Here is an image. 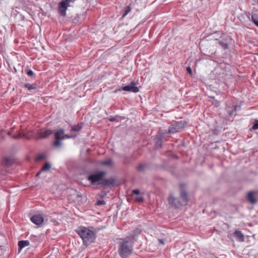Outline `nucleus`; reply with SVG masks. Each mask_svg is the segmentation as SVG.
Masks as SVG:
<instances>
[{
	"mask_svg": "<svg viewBox=\"0 0 258 258\" xmlns=\"http://www.w3.org/2000/svg\"><path fill=\"white\" fill-rule=\"evenodd\" d=\"M101 164L102 165H105L107 166H111L113 164V162L111 159H108L105 161H102L101 162Z\"/></svg>",
	"mask_w": 258,
	"mask_h": 258,
	"instance_id": "nucleus-20",
	"label": "nucleus"
},
{
	"mask_svg": "<svg viewBox=\"0 0 258 258\" xmlns=\"http://www.w3.org/2000/svg\"><path fill=\"white\" fill-rule=\"evenodd\" d=\"M30 220L32 222L37 225H41L44 221L43 217L39 214L32 216Z\"/></svg>",
	"mask_w": 258,
	"mask_h": 258,
	"instance_id": "nucleus-10",
	"label": "nucleus"
},
{
	"mask_svg": "<svg viewBox=\"0 0 258 258\" xmlns=\"http://www.w3.org/2000/svg\"><path fill=\"white\" fill-rule=\"evenodd\" d=\"M22 137L21 135L20 134L18 135H14L13 136L12 138L14 139H18Z\"/></svg>",
	"mask_w": 258,
	"mask_h": 258,
	"instance_id": "nucleus-31",
	"label": "nucleus"
},
{
	"mask_svg": "<svg viewBox=\"0 0 258 258\" xmlns=\"http://www.w3.org/2000/svg\"><path fill=\"white\" fill-rule=\"evenodd\" d=\"M54 133V131L51 130H46L45 131L41 130L38 134L37 139H45L48 138L50 135Z\"/></svg>",
	"mask_w": 258,
	"mask_h": 258,
	"instance_id": "nucleus-9",
	"label": "nucleus"
},
{
	"mask_svg": "<svg viewBox=\"0 0 258 258\" xmlns=\"http://www.w3.org/2000/svg\"><path fill=\"white\" fill-rule=\"evenodd\" d=\"M240 108L239 106L236 105L234 108L232 109V110L229 112L230 115H232L234 112H236L237 110H239Z\"/></svg>",
	"mask_w": 258,
	"mask_h": 258,
	"instance_id": "nucleus-24",
	"label": "nucleus"
},
{
	"mask_svg": "<svg viewBox=\"0 0 258 258\" xmlns=\"http://www.w3.org/2000/svg\"><path fill=\"white\" fill-rule=\"evenodd\" d=\"M234 235L238 241L240 242L244 241V235L240 231H235L234 233Z\"/></svg>",
	"mask_w": 258,
	"mask_h": 258,
	"instance_id": "nucleus-13",
	"label": "nucleus"
},
{
	"mask_svg": "<svg viewBox=\"0 0 258 258\" xmlns=\"http://www.w3.org/2000/svg\"><path fill=\"white\" fill-rule=\"evenodd\" d=\"M136 201L138 202H143V198L142 196H139L137 198Z\"/></svg>",
	"mask_w": 258,
	"mask_h": 258,
	"instance_id": "nucleus-29",
	"label": "nucleus"
},
{
	"mask_svg": "<svg viewBox=\"0 0 258 258\" xmlns=\"http://www.w3.org/2000/svg\"><path fill=\"white\" fill-rule=\"evenodd\" d=\"M76 232L81 237L85 245H89L93 243L95 238V233L85 227H81L76 230Z\"/></svg>",
	"mask_w": 258,
	"mask_h": 258,
	"instance_id": "nucleus-3",
	"label": "nucleus"
},
{
	"mask_svg": "<svg viewBox=\"0 0 258 258\" xmlns=\"http://www.w3.org/2000/svg\"><path fill=\"white\" fill-rule=\"evenodd\" d=\"M40 172H41V171H40V172H38V173H37V175H37V176H38V175L40 174Z\"/></svg>",
	"mask_w": 258,
	"mask_h": 258,
	"instance_id": "nucleus-35",
	"label": "nucleus"
},
{
	"mask_svg": "<svg viewBox=\"0 0 258 258\" xmlns=\"http://www.w3.org/2000/svg\"><path fill=\"white\" fill-rule=\"evenodd\" d=\"M122 90L125 91L137 93L139 92V89L138 87L136 86V83L132 82L128 85L125 86L122 88Z\"/></svg>",
	"mask_w": 258,
	"mask_h": 258,
	"instance_id": "nucleus-8",
	"label": "nucleus"
},
{
	"mask_svg": "<svg viewBox=\"0 0 258 258\" xmlns=\"http://www.w3.org/2000/svg\"><path fill=\"white\" fill-rule=\"evenodd\" d=\"M257 55H258V53H257Z\"/></svg>",
	"mask_w": 258,
	"mask_h": 258,
	"instance_id": "nucleus-39",
	"label": "nucleus"
},
{
	"mask_svg": "<svg viewBox=\"0 0 258 258\" xmlns=\"http://www.w3.org/2000/svg\"><path fill=\"white\" fill-rule=\"evenodd\" d=\"M105 172L104 171L98 172L96 174H91L87 178L92 184H95L96 182L101 181L105 175Z\"/></svg>",
	"mask_w": 258,
	"mask_h": 258,
	"instance_id": "nucleus-7",
	"label": "nucleus"
},
{
	"mask_svg": "<svg viewBox=\"0 0 258 258\" xmlns=\"http://www.w3.org/2000/svg\"><path fill=\"white\" fill-rule=\"evenodd\" d=\"M24 86L25 88H27L29 90H31L36 89L37 88V84L36 83H26L24 84Z\"/></svg>",
	"mask_w": 258,
	"mask_h": 258,
	"instance_id": "nucleus-15",
	"label": "nucleus"
},
{
	"mask_svg": "<svg viewBox=\"0 0 258 258\" xmlns=\"http://www.w3.org/2000/svg\"><path fill=\"white\" fill-rule=\"evenodd\" d=\"M115 183V180L113 178H110L108 179H104L98 183V184L102 186H109L113 185Z\"/></svg>",
	"mask_w": 258,
	"mask_h": 258,
	"instance_id": "nucleus-11",
	"label": "nucleus"
},
{
	"mask_svg": "<svg viewBox=\"0 0 258 258\" xmlns=\"http://www.w3.org/2000/svg\"><path fill=\"white\" fill-rule=\"evenodd\" d=\"M64 134V130L61 128L54 133L55 141L53 145L55 147H60L61 146V141L63 140V136Z\"/></svg>",
	"mask_w": 258,
	"mask_h": 258,
	"instance_id": "nucleus-6",
	"label": "nucleus"
},
{
	"mask_svg": "<svg viewBox=\"0 0 258 258\" xmlns=\"http://www.w3.org/2000/svg\"><path fill=\"white\" fill-rule=\"evenodd\" d=\"M83 126V123L81 122L77 125H73L72 126L71 131L79 132L80 131Z\"/></svg>",
	"mask_w": 258,
	"mask_h": 258,
	"instance_id": "nucleus-16",
	"label": "nucleus"
},
{
	"mask_svg": "<svg viewBox=\"0 0 258 258\" xmlns=\"http://www.w3.org/2000/svg\"><path fill=\"white\" fill-rule=\"evenodd\" d=\"M169 204L175 209H178L186 205L188 201V197L187 192L183 190H181L180 192L179 198L174 197L170 195L168 199Z\"/></svg>",
	"mask_w": 258,
	"mask_h": 258,
	"instance_id": "nucleus-2",
	"label": "nucleus"
},
{
	"mask_svg": "<svg viewBox=\"0 0 258 258\" xmlns=\"http://www.w3.org/2000/svg\"><path fill=\"white\" fill-rule=\"evenodd\" d=\"M77 0H62L58 4L57 10L59 15L62 17L66 16V10L68 7H73Z\"/></svg>",
	"mask_w": 258,
	"mask_h": 258,
	"instance_id": "nucleus-4",
	"label": "nucleus"
},
{
	"mask_svg": "<svg viewBox=\"0 0 258 258\" xmlns=\"http://www.w3.org/2000/svg\"><path fill=\"white\" fill-rule=\"evenodd\" d=\"M186 71L190 75H192V72L191 69L190 67H187Z\"/></svg>",
	"mask_w": 258,
	"mask_h": 258,
	"instance_id": "nucleus-30",
	"label": "nucleus"
},
{
	"mask_svg": "<svg viewBox=\"0 0 258 258\" xmlns=\"http://www.w3.org/2000/svg\"><path fill=\"white\" fill-rule=\"evenodd\" d=\"M76 137V135L73 136V135H64L63 134V140L66 139H71V138H75Z\"/></svg>",
	"mask_w": 258,
	"mask_h": 258,
	"instance_id": "nucleus-25",
	"label": "nucleus"
},
{
	"mask_svg": "<svg viewBox=\"0 0 258 258\" xmlns=\"http://www.w3.org/2000/svg\"><path fill=\"white\" fill-rule=\"evenodd\" d=\"M3 164L6 166L9 167L13 163V161L9 158H5L3 162Z\"/></svg>",
	"mask_w": 258,
	"mask_h": 258,
	"instance_id": "nucleus-17",
	"label": "nucleus"
},
{
	"mask_svg": "<svg viewBox=\"0 0 258 258\" xmlns=\"http://www.w3.org/2000/svg\"><path fill=\"white\" fill-rule=\"evenodd\" d=\"M146 168V166L143 164H140L137 167V169L139 171L142 172Z\"/></svg>",
	"mask_w": 258,
	"mask_h": 258,
	"instance_id": "nucleus-23",
	"label": "nucleus"
},
{
	"mask_svg": "<svg viewBox=\"0 0 258 258\" xmlns=\"http://www.w3.org/2000/svg\"><path fill=\"white\" fill-rule=\"evenodd\" d=\"M133 193L135 194V195H139L140 193V191L139 189H134L133 190Z\"/></svg>",
	"mask_w": 258,
	"mask_h": 258,
	"instance_id": "nucleus-32",
	"label": "nucleus"
},
{
	"mask_svg": "<svg viewBox=\"0 0 258 258\" xmlns=\"http://www.w3.org/2000/svg\"><path fill=\"white\" fill-rule=\"evenodd\" d=\"M251 19L253 23L258 27V14H254L251 16Z\"/></svg>",
	"mask_w": 258,
	"mask_h": 258,
	"instance_id": "nucleus-19",
	"label": "nucleus"
},
{
	"mask_svg": "<svg viewBox=\"0 0 258 258\" xmlns=\"http://www.w3.org/2000/svg\"><path fill=\"white\" fill-rule=\"evenodd\" d=\"M110 121L113 122L116 120V119L115 117H111L109 119Z\"/></svg>",
	"mask_w": 258,
	"mask_h": 258,
	"instance_id": "nucleus-33",
	"label": "nucleus"
},
{
	"mask_svg": "<svg viewBox=\"0 0 258 258\" xmlns=\"http://www.w3.org/2000/svg\"><path fill=\"white\" fill-rule=\"evenodd\" d=\"M78 196V197H81V195H78V196Z\"/></svg>",
	"mask_w": 258,
	"mask_h": 258,
	"instance_id": "nucleus-37",
	"label": "nucleus"
},
{
	"mask_svg": "<svg viewBox=\"0 0 258 258\" xmlns=\"http://www.w3.org/2000/svg\"><path fill=\"white\" fill-rule=\"evenodd\" d=\"M218 44L224 49H227L228 48V44L225 41L220 40L218 41Z\"/></svg>",
	"mask_w": 258,
	"mask_h": 258,
	"instance_id": "nucleus-18",
	"label": "nucleus"
},
{
	"mask_svg": "<svg viewBox=\"0 0 258 258\" xmlns=\"http://www.w3.org/2000/svg\"><path fill=\"white\" fill-rule=\"evenodd\" d=\"M50 167H51L50 164L49 163L46 162L44 164V165L42 167L41 171L48 170L50 168Z\"/></svg>",
	"mask_w": 258,
	"mask_h": 258,
	"instance_id": "nucleus-21",
	"label": "nucleus"
},
{
	"mask_svg": "<svg viewBox=\"0 0 258 258\" xmlns=\"http://www.w3.org/2000/svg\"><path fill=\"white\" fill-rule=\"evenodd\" d=\"M159 241H160V242L161 243H163V242L162 241V240H160H160H159Z\"/></svg>",
	"mask_w": 258,
	"mask_h": 258,
	"instance_id": "nucleus-36",
	"label": "nucleus"
},
{
	"mask_svg": "<svg viewBox=\"0 0 258 258\" xmlns=\"http://www.w3.org/2000/svg\"><path fill=\"white\" fill-rule=\"evenodd\" d=\"M186 122L183 120L176 122L170 126L168 133L174 134L180 132L186 126Z\"/></svg>",
	"mask_w": 258,
	"mask_h": 258,
	"instance_id": "nucleus-5",
	"label": "nucleus"
},
{
	"mask_svg": "<svg viewBox=\"0 0 258 258\" xmlns=\"http://www.w3.org/2000/svg\"><path fill=\"white\" fill-rule=\"evenodd\" d=\"M252 129H253V130L258 129V120H256L254 121L253 126H252Z\"/></svg>",
	"mask_w": 258,
	"mask_h": 258,
	"instance_id": "nucleus-26",
	"label": "nucleus"
},
{
	"mask_svg": "<svg viewBox=\"0 0 258 258\" xmlns=\"http://www.w3.org/2000/svg\"><path fill=\"white\" fill-rule=\"evenodd\" d=\"M133 236H128L121 239L118 242V252L121 257H126L131 254L133 251L132 240Z\"/></svg>",
	"mask_w": 258,
	"mask_h": 258,
	"instance_id": "nucleus-1",
	"label": "nucleus"
},
{
	"mask_svg": "<svg viewBox=\"0 0 258 258\" xmlns=\"http://www.w3.org/2000/svg\"><path fill=\"white\" fill-rule=\"evenodd\" d=\"M26 74L29 76H30V77H33L34 76V72L30 70H28L27 72H26Z\"/></svg>",
	"mask_w": 258,
	"mask_h": 258,
	"instance_id": "nucleus-28",
	"label": "nucleus"
},
{
	"mask_svg": "<svg viewBox=\"0 0 258 258\" xmlns=\"http://www.w3.org/2000/svg\"><path fill=\"white\" fill-rule=\"evenodd\" d=\"M30 244L28 240H20L18 242V246L19 251L21 250L24 247L29 246Z\"/></svg>",
	"mask_w": 258,
	"mask_h": 258,
	"instance_id": "nucleus-14",
	"label": "nucleus"
},
{
	"mask_svg": "<svg viewBox=\"0 0 258 258\" xmlns=\"http://www.w3.org/2000/svg\"><path fill=\"white\" fill-rule=\"evenodd\" d=\"M43 158V156L42 155H40L38 157V159H41Z\"/></svg>",
	"mask_w": 258,
	"mask_h": 258,
	"instance_id": "nucleus-34",
	"label": "nucleus"
},
{
	"mask_svg": "<svg viewBox=\"0 0 258 258\" xmlns=\"http://www.w3.org/2000/svg\"><path fill=\"white\" fill-rule=\"evenodd\" d=\"M254 194L255 192L254 191H250L247 195V200L252 204H254L257 202Z\"/></svg>",
	"mask_w": 258,
	"mask_h": 258,
	"instance_id": "nucleus-12",
	"label": "nucleus"
},
{
	"mask_svg": "<svg viewBox=\"0 0 258 258\" xmlns=\"http://www.w3.org/2000/svg\"><path fill=\"white\" fill-rule=\"evenodd\" d=\"M105 204V202L104 200H98L96 203V205L98 206H102Z\"/></svg>",
	"mask_w": 258,
	"mask_h": 258,
	"instance_id": "nucleus-27",
	"label": "nucleus"
},
{
	"mask_svg": "<svg viewBox=\"0 0 258 258\" xmlns=\"http://www.w3.org/2000/svg\"><path fill=\"white\" fill-rule=\"evenodd\" d=\"M131 10L130 6H126L124 10V12L122 14V17H124Z\"/></svg>",
	"mask_w": 258,
	"mask_h": 258,
	"instance_id": "nucleus-22",
	"label": "nucleus"
},
{
	"mask_svg": "<svg viewBox=\"0 0 258 258\" xmlns=\"http://www.w3.org/2000/svg\"><path fill=\"white\" fill-rule=\"evenodd\" d=\"M161 138H159V141H160V142H161Z\"/></svg>",
	"mask_w": 258,
	"mask_h": 258,
	"instance_id": "nucleus-38",
	"label": "nucleus"
}]
</instances>
